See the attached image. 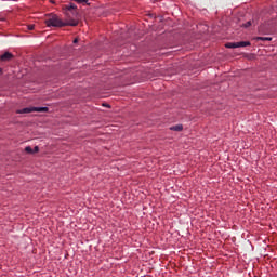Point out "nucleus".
Wrapping results in <instances>:
<instances>
[{
  "mask_svg": "<svg viewBox=\"0 0 277 277\" xmlns=\"http://www.w3.org/2000/svg\"><path fill=\"white\" fill-rule=\"evenodd\" d=\"M47 27H77V21L71 19L70 22H64L57 15H50L45 19Z\"/></svg>",
  "mask_w": 277,
  "mask_h": 277,
  "instance_id": "obj_1",
  "label": "nucleus"
},
{
  "mask_svg": "<svg viewBox=\"0 0 277 277\" xmlns=\"http://www.w3.org/2000/svg\"><path fill=\"white\" fill-rule=\"evenodd\" d=\"M35 25H28V29L30 30V31H34V29H35Z\"/></svg>",
  "mask_w": 277,
  "mask_h": 277,
  "instance_id": "obj_11",
  "label": "nucleus"
},
{
  "mask_svg": "<svg viewBox=\"0 0 277 277\" xmlns=\"http://www.w3.org/2000/svg\"><path fill=\"white\" fill-rule=\"evenodd\" d=\"M40 151V147L35 146V148L32 149V153H39Z\"/></svg>",
  "mask_w": 277,
  "mask_h": 277,
  "instance_id": "obj_10",
  "label": "nucleus"
},
{
  "mask_svg": "<svg viewBox=\"0 0 277 277\" xmlns=\"http://www.w3.org/2000/svg\"><path fill=\"white\" fill-rule=\"evenodd\" d=\"M81 3H88V0H80Z\"/></svg>",
  "mask_w": 277,
  "mask_h": 277,
  "instance_id": "obj_14",
  "label": "nucleus"
},
{
  "mask_svg": "<svg viewBox=\"0 0 277 277\" xmlns=\"http://www.w3.org/2000/svg\"><path fill=\"white\" fill-rule=\"evenodd\" d=\"M31 111L47 113L49 111V107H31V108H23L17 111V114H31Z\"/></svg>",
  "mask_w": 277,
  "mask_h": 277,
  "instance_id": "obj_3",
  "label": "nucleus"
},
{
  "mask_svg": "<svg viewBox=\"0 0 277 277\" xmlns=\"http://www.w3.org/2000/svg\"><path fill=\"white\" fill-rule=\"evenodd\" d=\"M226 49H238L237 42H229L225 44Z\"/></svg>",
  "mask_w": 277,
  "mask_h": 277,
  "instance_id": "obj_7",
  "label": "nucleus"
},
{
  "mask_svg": "<svg viewBox=\"0 0 277 277\" xmlns=\"http://www.w3.org/2000/svg\"><path fill=\"white\" fill-rule=\"evenodd\" d=\"M237 47L242 48V47H250V41H239L237 42Z\"/></svg>",
  "mask_w": 277,
  "mask_h": 277,
  "instance_id": "obj_6",
  "label": "nucleus"
},
{
  "mask_svg": "<svg viewBox=\"0 0 277 277\" xmlns=\"http://www.w3.org/2000/svg\"><path fill=\"white\" fill-rule=\"evenodd\" d=\"M64 14L66 16L65 23H70V21H76V26L79 25V11L75 3H69L63 5Z\"/></svg>",
  "mask_w": 277,
  "mask_h": 277,
  "instance_id": "obj_2",
  "label": "nucleus"
},
{
  "mask_svg": "<svg viewBox=\"0 0 277 277\" xmlns=\"http://www.w3.org/2000/svg\"><path fill=\"white\" fill-rule=\"evenodd\" d=\"M252 25V22H247L246 24H245V27H250Z\"/></svg>",
  "mask_w": 277,
  "mask_h": 277,
  "instance_id": "obj_12",
  "label": "nucleus"
},
{
  "mask_svg": "<svg viewBox=\"0 0 277 277\" xmlns=\"http://www.w3.org/2000/svg\"><path fill=\"white\" fill-rule=\"evenodd\" d=\"M74 1H76V2H77V0H74Z\"/></svg>",
  "mask_w": 277,
  "mask_h": 277,
  "instance_id": "obj_17",
  "label": "nucleus"
},
{
  "mask_svg": "<svg viewBox=\"0 0 277 277\" xmlns=\"http://www.w3.org/2000/svg\"><path fill=\"white\" fill-rule=\"evenodd\" d=\"M25 153H28V155H34V148L31 146L25 147Z\"/></svg>",
  "mask_w": 277,
  "mask_h": 277,
  "instance_id": "obj_9",
  "label": "nucleus"
},
{
  "mask_svg": "<svg viewBox=\"0 0 277 277\" xmlns=\"http://www.w3.org/2000/svg\"><path fill=\"white\" fill-rule=\"evenodd\" d=\"M76 3H81V0H77V2Z\"/></svg>",
  "mask_w": 277,
  "mask_h": 277,
  "instance_id": "obj_16",
  "label": "nucleus"
},
{
  "mask_svg": "<svg viewBox=\"0 0 277 277\" xmlns=\"http://www.w3.org/2000/svg\"><path fill=\"white\" fill-rule=\"evenodd\" d=\"M13 58H14V54L10 52H5L0 56L1 62H10V60H13Z\"/></svg>",
  "mask_w": 277,
  "mask_h": 277,
  "instance_id": "obj_4",
  "label": "nucleus"
},
{
  "mask_svg": "<svg viewBox=\"0 0 277 277\" xmlns=\"http://www.w3.org/2000/svg\"><path fill=\"white\" fill-rule=\"evenodd\" d=\"M0 75H3V69L2 68H0Z\"/></svg>",
  "mask_w": 277,
  "mask_h": 277,
  "instance_id": "obj_15",
  "label": "nucleus"
},
{
  "mask_svg": "<svg viewBox=\"0 0 277 277\" xmlns=\"http://www.w3.org/2000/svg\"><path fill=\"white\" fill-rule=\"evenodd\" d=\"M79 42V38L74 39V44H77Z\"/></svg>",
  "mask_w": 277,
  "mask_h": 277,
  "instance_id": "obj_13",
  "label": "nucleus"
},
{
  "mask_svg": "<svg viewBox=\"0 0 277 277\" xmlns=\"http://www.w3.org/2000/svg\"><path fill=\"white\" fill-rule=\"evenodd\" d=\"M170 131H177V132H181V131H183V124L172 126V127L170 128Z\"/></svg>",
  "mask_w": 277,
  "mask_h": 277,
  "instance_id": "obj_5",
  "label": "nucleus"
},
{
  "mask_svg": "<svg viewBox=\"0 0 277 277\" xmlns=\"http://www.w3.org/2000/svg\"><path fill=\"white\" fill-rule=\"evenodd\" d=\"M255 40H261L262 42H265V41H272V37H256Z\"/></svg>",
  "mask_w": 277,
  "mask_h": 277,
  "instance_id": "obj_8",
  "label": "nucleus"
}]
</instances>
